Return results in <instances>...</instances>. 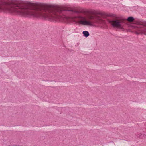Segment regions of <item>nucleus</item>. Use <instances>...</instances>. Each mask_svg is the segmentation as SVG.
Returning <instances> with one entry per match:
<instances>
[{
  "mask_svg": "<svg viewBox=\"0 0 146 146\" xmlns=\"http://www.w3.org/2000/svg\"><path fill=\"white\" fill-rule=\"evenodd\" d=\"M97 14L100 15V16H90L89 17L90 19L91 20H93L97 23H101L104 22L102 18L104 16L113 17V15L107 14L104 13L99 12Z\"/></svg>",
  "mask_w": 146,
  "mask_h": 146,
  "instance_id": "f257e3e1",
  "label": "nucleus"
},
{
  "mask_svg": "<svg viewBox=\"0 0 146 146\" xmlns=\"http://www.w3.org/2000/svg\"><path fill=\"white\" fill-rule=\"evenodd\" d=\"M108 22L113 27L121 28L123 21L120 19H116L113 20H108Z\"/></svg>",
  "mask_w": 146,
  "mask_h": 146,
  "instance_id": "f03ea898",
  "label": "nucleus"
},
{
  "mask_svg": "<svg viewBox=\"0 0 146 146\" xmlns=\"http://www.w3.org/2000/svg\"><path fill=\"white\" fill-rule=\"evenodd\" d=\"M74 18H78L80 21L79 23L80 24L85 25H91L92 23L89 21L86 20V18L84 17H74Z\"/></svg>",
  "mask_w": 146,
  "mask_h": 146,
  "instance_id": "7ed1b4c3",
  "label": "nucleus"
},
{
  "mask_svg": "<svg viewBox=\"0 0 146 146\" xmlns=\"http://www.w3.org/2000/svg\"><path fill=\"white\" fill-rule=\"evenodd\" d=\"M83 33L84 35L86 37L88 36L89 35L88 32L87 31H83Z\"/></svg>",
  "mask_w": 146,
  "mask_h": 146,
  "instance_id": "20e7f679",
  "label": "nucleus"
},
{
  "mask_svg": "<svg viewBox=\"0 0 146 146\" xmlns=\"http://www.w3.org/2000/svg\"><path fill=\"white\" fill-rule=\"evenodd\" d=\"M134 19L133 17H129L127 19V20L129 22H131L133 21Z\"/></svg>",
  "mask_w": 146,
  "mask_h": 146,
  "instance_id": "39448f33",
  "label": "nucleus"
},
{
  "mask_svg": "<svg viewBox=\"0 0 146 146\" xmlns=\"http://www.w3.org/2000/svg\"><path fill=\"white\" fill-rule=\"evenodd\" d=\"M68 11H70L73 12H74L75 13H76L77 12V11H76L75 10H73V9L69 10H68Z\"/></svg>",
  "mask_w": 146,
  "mask_h": 146,
  "instance_id": "423d86ee",
  "label": "nucleus"
},
{
  "mask_svg": "<svg viewBox=\"0 0 146 146\" xmlns=\"http://www.w3.org/2000/svg\"><path fill=\"white\" fill-rule=\"evenodd\" d=\"M72 20H73V21H74V18H72Z\"/></svg>",
  "mask_w": 146,
  "mask_h": 146,
  "instance_id": "0eeeda50",
  "label": "nucleus"
}]
</instances>
